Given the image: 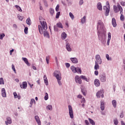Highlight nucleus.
I'll return each instance as SVG.
<instances>
[{
    "label": "nucleus",
    "mask_w": 125,
    "mask_h": 125,
    "mask_svg": "<svg viewBox=\"0 0 125 125\" xmlns=\"http://www.w3.org/2000/svg\"><path fill=\"white\" fill-rule=\"evenodd\" d=\"M120 16V20L121 21H124L125 20V16L123 15V12L121 13Z\"/></svg>",
    "instance_id": "37"
},
{
    "label": "nucleus",
    "mask_w": 125,
    "mask_h": 125,
    "mask_svg": "<svg viewBox=\"0 0 125 125\" xmlns=\"http://www.w3.org/2000/svg\"><path fill=\"white\" fill-rule=\"evenodd\" d=\"M95 63H98L99 64H102V60L101 59V57H100V55H96L95 56Z\"/></svg>",
    "instance_id": "5"
},
{
    "label": "nucleus",
    "mask_w": 125,
    "mask_h": 125,
    "mask_svg": "<svg viewBox=\"0 0 125 125\" xmlns=\"http://www.w3.org/2000/svg\"><path fill=\"white\" fill-rule=\"evenodd\" d=\"M69 16L72 20H74V19L75 18V17L74 16V15H73V13L70 12L69 13Z\"/></svg>",
    "instance_id": "39"
},
{
    "label": "nucleus",
    "mask_w": 125,
    "mask_h": 125,
    "mask_svg": "<svg viewBox=\"0 0 125 125\" xmlns=\"http://www.w3.org/2000/svg\"><path fill=\"white\" fill-rule=\"evenodd\" d=\"M114 124L115 125H118V124H119V121H118V120L117 119H115L113 121Z\"/></svg>",
    "instance_id": "42"
},
{
    "label": "nucleus",
    "mask_w": 125,
    "mask_h": 125,
    "mask_svg": "<svg viewBox=\"0 0 125 125\" xmlns=\"http://www.w3.org/2000/svg\"><path fill=\"white\" fill-rule=\"evenodd\" d=\"M75 80L76 83H79V84H82V83H83V81H82V79H81V77L78 75L75 76Z\"/></svg>",
    "instance_id": "8"
},
{
    "label": "nucleus",
    "mask_w": 125,
    "mask_h": 125,
    "mask_svg": "<svg viewBox=\"0 0 125 125\" xmlns=\"http://www.w3.org/2000/svg\"><path fill=\"white\" fill-rule=\"evenodd\" d=\"M95 66H94V69L95 70H98V69H99V65H98V63L97 62H95Z\"/></svg>",
    "instance_id": "30"
},
{
    "label": "nucleus",
    "mask_w": 125,
    "mask_h": 125,
    "mask_svg": "<svg viewBox=\"0 0 125 125\" xmlns=\"http://www.w3.org/2000/svg\"><path fill=\"white\" fill-rule=\"evenodd\" d=\"M35 119L38 125H41V120L40 119V117H39V116H36L35 117Z\"/></svg>",
    "instance_id": "15"
},
{
    "label": "nucleus",
    "mask_w": 125,
    "mask_h": 125,
    "mask_svg": "<svg viewBox=\"0 0 125 125\" xmlns=\"http://www.w3.org/2000/svg\"><path fill=\"white\" fill-rule=\"evenodd\" d=\"M5 36L4 33L0 34V40H2V39L4 38Z\"/></svg>",
    "instance_id": "46"
},
{
    "label": "nucleus",
    "mask_w": 125,
    "mask_h": 125,
    "mask_svg": "<svg viewBox=\"0 0 125 125\" xmlns=\"http://www.w3.org/2000/svg\"><path fill=\"white\" fill-rule=\"evenodd\" d=\"M107 7L106 6H104L103 7L104 10H105V16H108L109 15V12H110V5H109V2H107Z\"/></svg>",
    "instance_id": "4"
},
{
    "label": "nucleus",
    "mask_w": 125,
    "mask_h": 125,
    "mask_svg": "<svg viewBox=\"0 0 125 125\" xmlns=\"http://www.w3.org/2000/svg\"><path fill=\"white\" fill-rule=\"evenodd\" d=\"M97 7L98 9H99V10H102V5L101 4V3H98L97 5Z\"/></svg>",
    "instance_id": "22"
},
{
    "label": "nucleus",
    "mask_w": 125,
    "mask_h": 125,
    "mask_svg": "<svg viewBox=\"0 0 125 125\" xmlns=\"http://www.w3.org/2000/svg\"><path fill=\"white\" fill-rule=\"evenodd\" d=\"M26 23V24H27V25H31V20L30 19V18H29L28 19H27Z\"/></svg>",
    "instance_id": "35"
},
{
    "label": "nucleus",
    "mask_w": 125,
    "mask_h": 125,
    "mask_svg": "<svg viewBox=\"0 0 125 125\" xmlns=\"http://www.w3.org/2000/svg\"><path fill=\"white\" fill-rule=\"evenodd\" d=\"M6 120H7V121L5 122L6 125H8V124L10 125V124L12 123V121H11V119L9 117H7L6 118Z\"/></svg>",
    "instance_id": "19"
},
{
    "label": "nucleus",
    "mask_w": 125,
    "mask_h": 125,
    "mask_svg": "<svg viewBox=\"0 0 125 125\" xmlns=\"http://www.w3.org/2000/svg\"><path fill=\"white\" fill-rule=\"evenodd\" d=\"M59 16H60V12H58L57 13L56 15V18L57 19L59 18Z\"/></svg>",
    "instance_id": "47"
},
{
    "label": "nucleus",
    "mask_w": 125,
    "mask_h": 125,
    "mask_svg": "<svg viewBox=\"0 0 125 125\" xmlns=\"http://www.w3.org/2000/svg\"><path fill=\"white\" fill-rule=\"evenodd\" d=\"M100 80L103 83L106 81V75H101L100 77Z\"/></svg>",
    "instance_id": "11"
},
{
    "label": "nucleus",
    "mask_w": 125,
    "mask_h": 125,
    "mask_svg": "<svg viewBox=\"0 0 125 125\" xmlns=\"http://www.w3.org/2000/svg\"><path fill=\"white\" fill-rule=\"evenodd\" d=\"M57 27L61 29H63V25H62V23H61V22H59L57 23Z\"/></svg>",
    "instance_id": "28"
},
{
    "label": "nucleus",
    "mask_w": 125,
    "mask_h": 125,
    "mask_svg": "<svg viewBox=\"0 0 125 125\" xmlns=\"http://www.w3.org/2000/svg\"><path fill=\"white\" fill-rule=\"evenodd\" d=\"M46 108L48 109V110H50V111H51L52 110V105H48Z\"/></svg>",
    "instance_id": "40"
},
{
    "label": "nucleus",
    "mask_w": 125,
    "mask_h": 125,
    "mask_svg": "<svg viewBox=\"0 0 125 125\" xmlns=\"http://www.w3.org/2000/svg\"><path fill=\"white\" fill-rule=\"evenodd\" d=\"M22 59L24 61V63L27 65V66H30V63H29V61H28L27 58H22Z\"/></svg>",
    "instance_id": "18"
},
{
    "label": "nucleus",
    "mask_w": 125,
    "mask_h": 125,
    "mask_svg": "<svg viewBox=\"0 0 125 125\" xmlns=\"http://www.w3.org/2000/svg\"><path fill=\"white\" fill-rule=\"evenodd\" d=\"M1 95L2 97H6V92H5V89L4 88L1 89Z\"/></svg>",
    "instance_id": "14"
},
{
    "label": "nucleus",
    "mask_w": 125,
    "mask_h": 125,
    "mask_svg": "<svg viewBox=\"0 0 125 125\" xmlns=\"http://www.w3.org/2000/svg\"><path fill=\"white\" fill-rule=\"evenodd\" d=\"M33 103H36V101H35V99H32L31 100V101L30 102V107H32V105H33Z\"/></svg>",
    "instance_id": "34"
},
{
    "label": "nucleus",
    "mask_w": 125,
    "mask_h": 125,
    "mask_svg": "<svg viewBox=\"0 0 125 125\" xmlns=\"http://www.w3.org/2000/svg\"><path fill=\"white\" fill-rule=\"evenodd\" d=\"M82 92L83 94L84 95V96H85V91H84V90H83V89H82Z\"/></svg>",
    "instance_id": "55"
},
{
    "label": "nucleus",
    "mask_w": 125,
    "mask_h": 125,
    "mask_svg": "<svg viewBox=\"0 0 125 125\" xmlns=\"http://www.w3.org/2000/svg\"><path fill=\"white\" fill-rule=\"evenodd\" d=\"M120 117V118H124V113L123 112L121 113Z\"/></svg>",
    "instance_id": "61"
},
{
    "label": "nucleus",
    "mask_w": 125,
    "mask_h": 125,
    "mask_svg": "<svg viewBox=\"0 0 125 125\" xmlns=\"http://www.w3.org/2000/svg\"><path fill=\"white\" fill-rule=\"evenodd\" d=\"M85 124H86V125H89V122H88V121H87V120H85Z\"/></svg>",
    "instance_id": "59"
},
{
    "label": "nucleus",
    "mask_w": 125,
    "mask_h": 125,
    "mask_svg": "<svg viewBox=\"0 0 125 125\" xmlns=\"http://www.w3.org/2000/svg\"><path fill=\"white\" fill-rule=\"evenodd\" d=\"M65 25L67 26V27H69V22H68V21H66Z\"/></svg>",
    "instance_id": "62"
},
{
    "label": "nucleus",
    "mask_w": 125,
    "mask_h": 125,
    "mask_svg": "<svg viewBox=\"0 0 125 125\" xmlns=\"http://www.w3.org/2000/svg\"><path fill=\"white\" fill-rule=\"evenodd\" d=\"M65 66L67 68H69L70 67V63H65Z\"/></svg>",
    "instance_id": "56"
},
{
    "label": "nucleus",
    "mask_w": 125,
    "mask_h": 125,
    "mask_svg": "<svg viewBox=\"0 0 125 125\" xmlns=\"http://www.w3.org/2000/svg\"><path fill=\"white\" fill-rule=\"evenodd\" d=\"M88 120H89V123L91 124V125H95V122H94V121H93V120H92L90 118H88Z\"/></svg>",
    "instance_id": "29"
},
{
    "label": "nucleus",
    "mask_w": 125,
    "mask_h": 125,
    "mask_svg": "<svg viewBox=\"0 0 125 125\" xmlns=\"http://www.w3.org/2000/svg\"><path fill=\"white\" fill-rule=\"evenodd\" d=\"M50 58V57H49V56H48L46 57V61L47 64H49V61Z\"/></svg>",
    "instance_id": "45"
},
{
    "label": "nucleus",
    "mask_w": 125,
    "mask_h": 125,
    "mask_svg": "<svg viewBox=\"0 0 125 125\" xmlns=\"http://www.w3.org/2000/svg\"><path fill=\"white\" fill-rule=\"evenodd\" d=\"M110 41H111V40L107 39V45H109V44L110 43Z\"/></svg>",
    "instance_id": "60"
},
{
    "label": "nucleus",
    "mask_w": 125,
    "mask_h": 125,
    "mask_svg": "<svg viewBox=\"0 0 125 125\" xmlns=\"http://www.w3.org/2000/svg\"><path fill=\"white\" fill-rule=\"evenodd\" d=\"M108 40H111V33H108Z\"/></svg>",
    "instance_id": "51"
},
{
    "label": "nucleus",
    "mask_w": 125,
    "mask_h": 125,
    "mask_svg": "<svg viewBox=\"0 0 125 125\" xmlns=\"http://www.w3.org/2000/svg\"><path fill=\"white\" fill-rule=\"evenodd\" d=\"M49 12H50L51 15H53V14L54 13V9H53L52 8H50Z\"/></svg>",
    "instance_id": "36"
},
{
    "label": "nucleus",
    "mask_w": 125,
    "mask_h": 125,
    "mask_svg": "<svg viewBox=\"0 0 125 125\" xmlns=\"http://www.w3.org/2000/svg\"><path fill=\"white\" fill-rule=\"evenodd\" d=\"M97 29L98 30H99V29H100L101 30H103V29H104V23H103V22H102L101 20L98 21Z\"/></svg>",
    "instance_id": "6"
},
{
    "label": "nucleus",
    "mask_w": 125,
    "mask_h": 125,
    "mask_svg": "<svg viewBox=\"0 0 125 125\" xmlns=\"http://www.w3.org/2000/svg\"><path fill=\"white\" fill-rule=\"evenodd\" d=\"M83 0H80V1L79 2L80 5H82V4H83Z\"/></svg>",
    "instance_id": "54"
},
{
    "label": "nucleus",
    "mask_w": 125,
    "mask_h": 125,
    "mask_svg": "<svg viewBox=\"0 0 125 125\" xmlns=\"http://www.w3.org/2000/svg\"><path fill=\"white\" fill-rule=\"evenodd\" d=\"M106 58L108 61H111L112 60V59L111 58H109V55L108 54H106Z\"/></svg>",
    "instance_id": "49"
},
{
    "label": "nucleus",
    "mask_w": 125,
    "mask_h": 125,
    "mask_svg": "<svg viewBox=\"0 0 125 125\" xmlns=\"http://www.w3.org/2000/svg\"><path fill=\"white\" fill-rule=\"evenodd\" d=\"M70 60H71V61H72V62H73L75 64H77V63H78V62H79V61H78V59H77L76 58H71Z\"/></svg>",
    "instance_id": "16"
},
{
    "label": "nucleus",
    "mask_w": 125,
    "mask_h": 125,
    "mask_svg": "<svg viewBox=\"0 0 125 125\" xmlns=\"http://www.w3.org/2000/svg\"><path fill=\"white\" fill-rule=\"evenodd\" d=\"M19 20H21V21H22V20H23V17L22 16H19Z\"/></svg>",
    "instance_id": "58"
},
{
    "label": "nucleus",
    "mask_w": 125,
    "mask_h": 125,
    "mask_svg": "<svg viewBox=\"0 0 125 125\" xmlns=\"http://www.w3.org/2000/svg\"><path fill=\"white\" fill-rule=\"evenodd\" d=\"M71 70L73 73H77V68L75 67L74 66L71 67Z\"/></svg>",
    "instance_id": "27"
},
{
    "label": "nucleus",
    "mask_w": 125,
    "mask_h": 125,
    "mask_svg": "<svg viewBox=\"0 0 125 125\" xmlns=\"http://www.w3.org/2000/svg\"><path fill=\"white\" fill-rule=\"evenodd\" d=\"M15 7H16L17 9H18V11H20V12H22V9H21V7H20V6L16 5H15Z\"/></svg>",
    "instance_id": "31"
},
{
    "label": "nucleus",
    "mask_w": 125,
    "mask_h": 125,
    "mask_svg": "<svg viewBox=\"0 0 125 125\" xmlns=\"http://www.w3.org/2000/svg\"><path fill=\"white\" fill-rule=\"evenodd\" d=\"M48 99V94L47 93H45L44 96V100H47Z\"/></svg>",
    "instance_id": "41"
},
{
    "label": "nucleus",
    "mask_w": 125,
    "mask_h": 125,
    "mask_svg": "<svg viewBox=\"0 0 125 125\" xmlns=\"http://www.w3.org/2000/svg\"><path fill=\"white\" fill-rule=\"evenodd\" d=\"M76 73H78V74H82V69L79 67H77Z\"/></svg>",
    "instance_id": "32"
},
{
    "label": "nucleus",
    "mask_w": 125,
    "mask_h": 125,
    "mask_svg": "<svg viewBox=\"0 0 125 125\" xmlns=\"http://www.w3.org/2000/svg\"><path fill=\"white\" fill-rule=\"evenodd\" d=\"M94 74H95V76H98V71H97V70L95 71Z\"/></svg>",
    "instance_id": "57"
},
{
    "label": "nucleus",
    "mask_w": 125,
    "mask_h": 125,
    "mask_svg": "<svg viewBox=\"0 0 125 125\" xmlns=\"http://www.w3.org/2000/svg\"><path fill=\"white\" fill-rule=\"evenodd\" d=\"M43 80H44V83H45L46 85H48V80H47V77H46V75H44Z\"/></svg>",
    "instance_id": "13"
},
{
    "label": "nucleus",
    "mask_w": 125,
    "mask_h": 125,
    "mask_svg": "<svg viewBox=\"0 0 125 125\" xmlns=\"http://www.w3.org/2000/svg\"><path fill=\"white\" fill-rule=\"evenodd\" d=\"M80 78H81L82 80H84V81H86V82H88V81H87V78L85 77V76L81 75V76H80Z\"/></svg>",
    "instance_id": "33"
},
{
    "label": "nucleus",
    "mask_w": 125,
    "mask_h": 125,
    "mask_svg": "<svg viewBox=\"0 0 125 125\" xmlns=\"http://www.w3.org/2000/svg\"><path fill=\"white\" fill-rule=\"evenodd\" d=\"M12 69L14 71V73L16 74V69H15V67L14 66V64L12 65Z\"/></svg>",
    "instance_id": "44"
},
{
    "label": "nucleus",
    "mask_w": 125,
    "mask_h": 125,
    "mask_svg": "<svg viewBox=\"0 0 125 125\" xmlns=\"http://www.w3.org/2000/svg\"><path fill=\"white\" fill-rule=\"evenodd\" d=\"M41 25L38 26L39 31L41 35L43 34L44 37L49 38V34L46 31L47 30V24L45 22V20L43 19L42 17L39 18Z\"/></svg>",
    "instance_id": "1"
},
{
    "label": "nucleus",
    "mask_w": 125,
    "mask_h": 125,
    "mask_svg": "<svg viewBox=\"0 0 125 125\" xmlns=\"http://www.w3.org/2000/svg\"><path fill=\"white\" fill-rule=\"evenodd\" d=\"M27 84L26 82H22V84H20V87L21 88L26 89V88H27Z\"/></svg>",
    "instance_id": "10"
},
{
    "label": "nucleus",
    "mask_w": 125,
    "mask_h": 125,
    "mask_svg": "<svg viewBox=\"0 0 125 125\" xmlns=\"http://www.w3.org/2000/svg\"><path fill=\"white\" fill-rule=\"evenodd\" d=\"M105 109V106L104 105V102H101V109L102 111H104V109Z\"/></svg>",
    "instance_id": "25"
},
{
    "label": "nucleus",
    "mask_w": 125,
    "mask_h": 125,
    "mask_svg": "<svg viewBox=\"0 0 125 125\" xmlns=\"http://www.w3.org/2000/svg\"><path fill=\"white\" fill-rule=\"evenodd\" d=\"M78 98H82L83 97V96H82V95H79L77 96Z\"/></svg>",
    "instance_id": "63"
},
{
    "label": "nucleus",
    "mask_w": 125,
    "mask_h": 125,
    "mask_svg": "<svg viewBox=\"0 0 125 125\" xmlns=\"http://www.w3.org/2000/svg\"><path fill=\"white\" fill-rule=\"evenodd\" d=\"M81 103H85V99L83 98L81 101Z\"/></svg>",
    "instance_id": "52"
},
{
    "label": "nucleus",
    "mask_w": 125,
    "mask_h": 125,
    "mask_svg": "<svg viewBox=\"0 0 125 125\" xmlns=\"http://www.w3.org/2000/svg\"><path fill=\"white\" fill-rule=\"evenodd\" d=\"M96 96L98 97V98H100V97L103 98V97H104V95L103 94V90H101L99 91L96 94Z\"/></svg>",
    "instance_id": "9"
},
{
    "label": "nucleus",
    "mask_w": 125,
    "mask_h": 125,
    "mask_svg": "<svg viewBox=\"0 0 125 125\" xmlns=\"http://www.w3.org/2000/svg\"><path fill=\"white\" fill-rule=\"evenodd\" d=\"M112 24L113 26V27H116L117 26V22H116V19L115 18H112Z\"/></svg>",
    "instance_id": "21"
},
{
    "label": "nucleus",
    "mask_w": 125,
    "mask_h": 125,
    "mask_svg": "<svg viewBox=\"0 0 125 125\" xmlns=\"http://www.w3.org/2000/svg\"><path fill=\"white\" fill-rule=\"evenodd\" d=\"M86 17L84 16L82 19H81V23L82 24H84L85 23Z\"/></svg>",
    "instance_id": "26"
},
{
    "label": "nucleus",
    "mask_w": 125,
    "mask_h": 125,
    "mask_svg": "<svg viewBox=\"0 0 125 125\" xmlns=\"http://www.w3.org/2000/svg\"><path fill=\"white\" fill-rule=\"evenodd\" d=\"M95 85L96 86H99L100 85V81L98 79H95L94 81Z\"/></svg>",
    "instance_id": "17"
},
{
    "label": "nucleus",
    "mask_w": 125,
    "mask_h": 125,
    "mask_svg": "<svg viewBox=\"0 0 125 125\" xmlns=\"http://www.w3.org/2000/svg\"><path fill=\"white\" fill-rule=\"evenodd\" d=\"M66 48L67 50L68 51H72V49L71 48V46L70 45V44H69V43H66Z\"/></svg>",
    "instance_id": "20"
},
{
    "label": "nucleus",
    "mask_w": 125,
    "mask_h": 125,
    "mask_svg": "<svg viewBox=\"0 0 125 125\" xmlns=\"http://www.w3.org/2000/svg\"><path fill=\"white\" fill-rule=\"evenodd\" d=\"M98 37L100 41H101V42H102V41H103V38L105 37V34L99 33Z\"/></svg>",
    "instance_id": "12"
},
{
    "label": "nucleus",
    "mask_w": 125,
    "mask_h": 125,
    "mask_svg": "<svg viewBox=\"0 0 125 125\" xmlns=\"http://www.w3.org/2000/svg\"><path fill=\"white\" fill-rule=\"evenodd\" d=\"M61 36L62 40H65V39L67 38V34L65 33V32H62Z\"/></svg>",
    "instance_id": "24"
},
{
    "label": "nucleus",
    "mask_w": 125,
    "mask_h": 125,
    "mask_svg": "<svg viewBox=\"0 0 125 125\" xmlns=\"http://www.w3.org/2000/svg\"><path fill=\"white\" fill-rule=\"evenodd\" d=\"M0 84H4V81L2 78H0Z\"/></svg>",
    "instance_id": "38"
},
{
    "label": "nucleus",
    "mask_w": 125,
    "mask_h": 125,
    "mask_svg": "<svg viewBox=\"0 0 125 125\" xmlns=\"http://www.w3.org/2000/svg\"><path fill=\"white\" fill-rule=\"evenodd\" d=\"M15 98H17V93L16 92H14L13 93Z\"/></svg>",
    "instance_id": "53"
},
{
    "label": "nucleus",
    "mask_w": 125,
    "mask_h": 125,
    "mask_svg": "<svg viewBox=\"0 0 125 125\" xmlns=\"http://www.w3.org/2000/svg\"><path fill=\"white\" fill-rule=\"evenodd\" d=\"M60 7V5L59 4H57L56 7V11L58 12L59 11V8Z\"/></svg>",
    "instance_id": "43"
},
{
    "label": "nucleus",
    "mask_w": 125,
    "mask_h": 125,
    "mask_svg": "<svg viewBox=\"0 0 125 125\" xmlns=\"http://www.w3.org/2000/svg\"><path fill=\"white\" fill-rule=\"evenodd\" d=\"M121 125H125V124L124 123V121H121Z\"/></svg>",
    "instance_id": "64"
},
{
    "label": "nucleus",
    "mask_w": 125,
    "mask_h": 125,
    "mask_svg": "<svg viewBox=\"0 0 125 125\" xmlns=\"http://www.w3.org/2000/svg\"><path fill=\"white\" fill-rule=\"evenodd\" d=\"M54 31H55L56 32H57L58 31V28H57V25H54Z\"/></svg>",
    "instance_id": "50"
},
{
    "label": "nucleus",
    "mask_w": 125,
    "mask_h": 125,
    "mask_svg": "<svg viewBox=\"0 0 125 125\" xmlns=\"http://www.w3.org/2000/svg\"><path fill=\"white\" fill-rule=\"evenodd\" d=\"M54 76L56 78L59 85H61V84H62L61 83V79H62V78L61 77V73H60V71L58 70L55 71Z\"/></svg>",
    "instance_id": "2"
},
{
    "label": "nucleus",
    "mask_w": 125,
    "mask_h": 125,
    "mask_svg": "<svg viewBox=\"0 0 125 125\" xmlns=\"http://www.w3.org/2000/svg\"><path fill=\"white\" fill-rule=\"evenodd\" d=\"M24 32L25 34H28V27H25Z\"/></svg>",
    "instance_id": "48"
},
{
    "label": "nucleus",
    "mask_w": 125,
    "mask_h": 125,
    "mask_svg": "<svg viewBox=\"0 0 125 125\" xmlns=\"http://www.w3.org/2000/svg\"><path fill=\"white\" fill-rule=\"evenodd\" d=\"M112 104L113 105L114 108L117 107V101L116 100H113L112 101Z\"/></svg>",
    "instance_id": "23"
},
{
    "label": "nucleus",
    "mask_w": 125,
    "mask_h": 125,
    "mask_svg": "<svg viewBox=\"0 0 125 125\" xmlns=\"http://www.w3.org/2000/svg\"><path fill=\"white\" fill-rule=\"evenodd\" d=\"M113 10L115 13H118L119 11H120V14H122V12H123V8L121 5L118 3L117 6H116V5H113Z\"/></svg>",
    "instance_id": "3"
},
{
    "label": "nucleus",
    "mask_w": 125,
    "mask_h": 125,
    "mask_svg": "<svg viewBox=\"0 0 125 125\" xmlns=\"http://www.w3.org/2000/svg\"><path fill=\"white\" fill-rule=\"evenodd\" d=\"M68 109L70 117L71 119H73L74 118V112H73V108H72V106L68 105Z\"/></svg>",
    "instance_id": "7"
}]
</instances>
